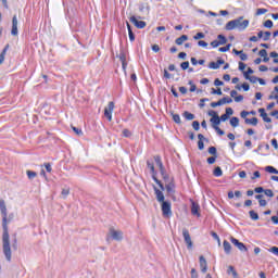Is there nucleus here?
<instances>
[{
  "label": "nucleus",
  "instance_id": "f257e3e1",
  "mask_svg": "<svg viewBox=\"0 0 278 278\" xmlns=\"http://www.w3.org/2000/svg\"><path fill=\"white\" fill-rule=\"evenodd\" d=\"M0 212L2 214V249L8 262H12V248H10V233L8 232V207L5 201H0Z\"/></svg>",
  "mask_w": 278,
  "mask_h": 278
},
{
  "label": "nucleus",
  "instance_id": "f03ea898",
  "mask_svg": "<svg viewBox=\"0 0 278 278\" xmlns=\"http://www.w3.org/2000/svg\"><path fill=\"white\" fill-rule=\"evenodd\" d=\"M235 26L236 29H238L239 31H244V29L249 27V20H244V17L241 16L235 20Z\"/></svg>",
  "mask_w": 278,
  "mask_h": 278
},
{
  "label": "nucleus",
  "instance_id": "7ed1b4c3",
  "mask_svg": "<svg viewBox=\"0 0 278 278\" xmlns=\"http://www.w3.org/2000/svg\"><path fill=\"white\" fill-rule=\"evenodd\" d=\"M161 210L165 218H170V216H173V211L170 210V202H161Z\"/></svg>",
  "mask_w": 278,
  "mask_h": 278
},
{
  "label": "nucleus",
  "instance_id": "20e7f679",
  "mask_svg": "<svg viewBox=\"0 0 278 278\" xmlns=\"http://www.w3.org/2000/svg\"><path fill=\"white\" fill-rule=\"evenodd\" d=\"M164 181H165V188L167 190V193L175 194V182L173 181V178L166 175V179H164Z\"/></svg>",
  "mask_w": 278,
  "mask_h": 278
},
{
  "label": "nucleus",
  "instance_id": "39448f33",
  "mask_svg": "<svg viewBox=\"0 0 278 278\" xmlns=\"http://www.w3.org/2000/svg\"><path fill=\"white\" fill-rule=\"evenodd\" d=\"M109 236H111L117 242H121L123 240L122 230H118V229H115V228H110L109 229Z\"/></svg>",
  "mask_w": 278,
  "mask_h": 278
},
{
  "label": "nucleus",
  "instance_id": "423d86ee",
  "mask_svg": "<svg viewBox=\"0 0 278 278\" xmlns=\"http://www.w3.org/2000/svg\"><path fill=\"white\" fill-rule=\"evenodd\" d=\"M114 112V102H109L104 108V116L108 121L112 122V114Z\"/></svg>",
  "mask_w": 278,
  "mask_h": 278
},
{
  "label": "nucleus",
  "instance_id": "0eeeda50",
  "mask_svg": "<svg viewBox=\"0 0 278 278\" xmlns=\"http://www.w3.org/2000/svg\"><path fill=\"white\" fill-rule=\"evenodd\" d=\"M182 236H184L185 242L187 244V249L189 251L192 250V247H193L192 238L190 237V232L188 231V229L182 230Z\"/></svg>",
  "mask_w": 278,
  "mask_h": 278
},
{
  "label": "nucleus",
  "instance_id": "6e6552de",
  "mask_svg": "<svg viewBox=\"0 0 278 278\" xmlns=\"http://www.w3.org/2000/svg\"><path fill=\"white\" fill-rule=\"evenodd\" d=\"M129 21L135 25V27H137V29H144L147 27V22L138 21L136 16H130Z\"/></svg>",
  "mask_w": 278,
  "mask_h": 278
},
{
  "label": "nucleus",
  "instance_id": "1a4fd4ad",
  "mask_svg": "<svg viewBox=\"0 0 278 278\" xmlns=\"http://www.w3.org/2000/svg\"><path fill=\"white\" fill-rule=\"evenodd\" d=\"M154 161H155L156 166L161 170V175H162L163 179H166V172H164V164H162V157L154 156Z\"/></svg>",
  "mask_w": 278,
  "mask_h": 278
},
{
  "label": "nucleus",
  "instance_id": "9d476101",
  "mask_svg": "<svg viewBox=\"0 0 278 278\" xmlns=\"http://www.w3.org/2000/svg\"><path fill=\"white\" fill-rule=\"evenodd\" d=\"M11 34L13 36H18V17H16V15H14L13 18H12Z\"/></svg>",
  "mask_w": 278,
  "mask_h": 278
},
{
  "label": "nucleus",
  "instance_id": "9b49d317",
  "mask_svg": "<svg viewBox=\"0 0 278 278\" xmlns=\"http://www.w3.org/2000/svg\"><path fill=\"white\" fill-rule=\"evenodd\" d=\"M230 242L239 249V251H248L247 245L244 243L239 242L238 239L230 237Z\"/></svg>",
  "mask_w": 278,
  "mask_h": 278
},
{
  "label": "nucleus",
  "instance_id": "f8f14e48",
  "mask_svg": "<svg viewBox=\"0 0 278 278\" xmlns=\"http://www.w3.org/2000/svg\"><path fill=\"white\" fill-rule=\"evenodd\" d=\"M200 211H201V206H199L197 202H191V214L193 216H198L199 218V216H201Z\"/></svg>",
  "mask_w": 278,
  "mask_h": 278
},
{
  "label": "nucleus",
  "instance_id": "ddd939ff",
  "mask_svg": "<svg viewBox=\"0 0 278 278\" xmlns=\"http://www.w3.org/2000/svg\"><path fill=\"white\" fill-rule=\"evenodd\" d=\"M258 113H260L261 117L263 118V121L265 123H273V119L270 117H268V114L266 113V110L258 109Z\"/></svg>",
  "mask_w": 278,
  "mask_h": 278
},
{
  "label": "nucleus",
  "instance_id": "4468645a",
  "mask_svg": "<svg viewBox=\"0 0 278 278\" xmlns=\"http://www.w3.org/2000/svg\"><path fill=\"white\" fill-rule=\"evenodd\" d=\"M154 192L156 194V200L159 201V203H164V193L162 192V190L154 187Z\"/></svg>",
  "mask_w": 278,
  "mask_h": 278
},
{
  "label": "nucleus",
  "instance_id": "2eb2a0df",
  "mask_svg": "<svg viewBox=\"0 0 278 278\" xmlns=\"http://www.w3.org/2000/svg\"><path fill=\"white\" fill-rule=\"evenodd\" d=\"M200 268L202 273H207V261L203 256H200Z\"/></svg>",
  "mask_w": 278,
  "mask_h": 278
},
{
  "label": "nucleus",
  "instance_id": "dca6fc26",
  "mask_svg": "<svg viewBox=\"0 0 278 278\" xmlns=\"http://www.w3.org/2000/svg\"><path fill=\"white\" fill-rule=\"evenodd\" d=\"M186 40H188V35H182L175 40V43L181 46L184 42H186Z\"/></svg>",
  "mask_w": 278,
  "mask_h": 278
},
{
  "label": "nucleus",
  "instance_id": "f3484780",
  "mask_svg": "<svg viewBox=\"0 0 278 278\" xmlns=\"http://www.w3.org/2000/svg\"><path fill=\"white\" fill-rule=\"evenodd\" d=\"M224 251L227 255L231 253V243H229L227 240L224 241Z\"/></svg>",
  "mask_w": 278,
  "mask_h": 278
},
{
  "label": "nucleus",
  "instance_id": "a211bd4d",
  "mask_svg": "<svg viewBox=\"0 0 278 278\" xmlns=\"http://www.w3.org/2000/svg\"><path fill=\"white\" fill-rule=\"evenodd\" d=\"M211 123L213 125V129H215V127H218V125H220V117L217 115V117H211Z\"/></svg>",
  "mask_w": 278,
  "mask_h": 278
},
{
  "label": "nucleus",
  "instance_id": "6ab92c4d",
  "mask_svg": "<svg viewBox=\"0 0 278 278\" xmlns=\"http://www.w3.org/2000/svg\"><path fill=\"white\" fill-rule=\"evenodd\" d=\"M244 78L251 81V84H257V77L256 76H249V73H243Z\"/></svg>",
  "mask_w": 278,
  "mask_h": 278
},
{
  "label": "nucleus",
  "instance_id": "aec40b11",
  "mask_svg": "<svg viewBox=\"0 0 278 278\" xmlns=\"http://www.w3.org/2000/svg\"><path fill=\"white\" fill-rule=\"evenodd\" d=\"M230 125H231V127H239L240 126V118L231 117L230 118Z\"/></svg>",
  "mask_w": 278,
  "mask_h": 278
},
{
  "label": "nucleus",
  "instance_id": "412c9836",
  "mask_svg": "<svg viewBox=\"0 0 278 278\" xmlns=\"http://www.w3.org/2000/svg\"><path fill=\"white\" fill-rule=\"evenodd\" d=\"M245 123L247 125H253L255 127L258 121H257V117H252V118H245Z\"/></svg>",
  "mask_w": 278,
  "mask_h": 278
},
{
  "label": "nucleus",
  "instance_id": "4be33fe9",
  "mask_svg": "<svg viewBox=\"0 0 278 278\" xmlns=\"http://www.w3.org/2000/svg\"><path fill=\"white\" fill-rule=\"evenodd\" d=\"M265 170H266V173H270L271 175H278L277 168H275L273 166H266Z\"/></svg>",
  "mask_w": 278,
  "mask_h": 278
},
{
  "label": "nucleus",
  "instance_id": "5701e85b",
  "mask_svg": "<svg viewBox=\"0 0 278 278\" xmlns=\"http://www.w3.org/2000/svg\"><path fill=\"white\" fill-rule=\"evenodd\" d=\"M227 273H228V275H232L235 278H238V271H236L233 266H228Z\"/></svg>",
  "mask_w": 278,
  "mask_h": 278
},
{
  "label": "nucleus",
  "instance_id": "b1692460",
  "mask_svg": "<svg viewBox=\"0 0 278 278\" xmlns=\"http://www.w3.org/2000/svg\"><path fill=\"white\" fill-rule=\"evenodd\" d=\"M213 175L215 177H223V169L220 167H215L214 172H213Z\"/></svg>",
  "mask_w": 278,
  "mask_h": 278
},
{
  "label": "nucleus",
  "instance_id": "393cba45",
  "mask_svg": "<svg viewBox=\"0 0 278 278\" xmlns=\"http://www.w3.org/2000/svg\"><path fill=\"white\" fill-rule=\"evenodd\" d=\"M226 29L228 30L236 29V20L228 22L226 25Z\"/></svg>",
  "mask_w": 278,
  "mask_h": 278
},
{
  "label": "nucleus",
  "instance_id": "a878e982",
  "mask_svg": "<svg viewBox=\"0 0 278 278\" xmlns=\"http://www.w3.org/2000/svg\"><path fill=\"white\" fill-rule=\"evenodd\" d=\"M68 194H71V189H68V188L62 189V192H61L62 199H66V197H68Z\"/></svg>",
  "mask_w": 278,
  "mask_h": 278
},
{
  "label": "nucleus",
  "instance_id": "bb28decb",
  "mask_svg": "<svg viewBox=\"0 0 278 278\" xmlns=\"http://www.w3.org/2000/svg\"><path fill=\"white\" fill-rule=\"evenodd\" d=\"M184 116H185V118H186L187 121H194V114H192V113H190V112H188V111H186V112L184 113Z\"/></svg>",
  "mask_w": 278,
  "mask_h": 278
},
{
  "label": "nucleus",
  "instance_id": "cd10ccee",
  "mask_svg": "<svg viewBox=\"0 0 278 278\" xmlns=\"http://www.w3.org/2000/svg\"><path fill=\"white\" fill-rule=\"evenodd\" d=\"M250 217L252 220H260V215L255 211H250Z\"/></svg>",
  "mask_w": 278,
  "mask_h": 278
},
{
  "label": "nucleus",
  "instance_id": "c85d7f7f",
  "mask_svg": "<svg viewBox=\"0 0 278 278\" xmlns=\"http://www.w3.org/2000/svg\"><path fill=\"white\" fill-rule=\"evenodd\" d=\"M219 102H220L222 105H225L227 103H232L233 100L231 98H223V99L219 100Z\"/></svg>",
  "mask_w": 278,
  "mask_h": 278
},
{
  "label": "nucleus",
  "instance_id": "c756f323",
  "mask_svg": "<svg viewBox=\"0 0 278 278\" xmlns=\"http://www.w3.org/2000/svg\"><path fill=\"white\" fill-rule=\"evenodd\" d=\"M208 68H212L213 71H216V70L220 68V65H218L217 62H211L208 64Z\"/></svg>",
  "mask_w": 278,
  "mask_h": 278
},
{
  "label": "nucleus",
  "instance_id": "7c9ffc66",
  "mask_svg": "<svg viewBox=\"0 0 278 278\" xmlns=\"http://www.w3.org/2000/svg\"><path fill=\"white\" fill-rule=\"evenodd\" d=\"M72 129L76 134V136H84V131L80 128L72 126Z\"/></svg>",
  "mask_w": 278,
  "mask_h": 278
},
{
  "label": "nucleus",
  "instance_id": "2f4dec72",
  "mask_svg": "<svg viewBox=\"0 0 278 278\" xmlns=\"http://www.w3.org/2000/svg\"><path fill=\"white\" fill-rule=\"evenodd\" d=\"M217 38H218L219 45H227V38H225V36L218 35Z\"/></svg>",
  "mask_w": 278,
  "mask_h": 278
},
{
  "label": "nucleus",
  "instance_id": "473e14b6",
  "mask_svg": "<svg viewBox=\"0 0 278 278\" xmlns=\"http://www.w3.org/2000/svg\"><path fill=\"white\" fill-rule=\"evenodd\" d=\"M229 49H231V43L219 48L220 53H227V51H229Z\"/></svg>",
  "mask_w": 278,
  "mask_h": 278
},
{
  "label": "nucleus",
  "instance_id": "72a5a7b5",
  "mask_svg": "<svg viewBox=\"0 0 278 278\" xmlns=\"http://www.w3.org/2000/svg\"><path fill=\"white\" fill-rule=\"evenodd\" d=\"M239 58L242 62H247L249 60V55H247V53H244L243 51H241Z\"/></svg>",
  "mask_w": 278,
  "mask_h": 278
},
{
  "label": "nucleus",
  "instance_id": "f704fd0d",
  "mask_svg": "<svg viewBox=\"0 0 278 278\" xmlns=\"http://www.w3.org/2000/svg\"><path fill=\"white\" fill-rule=\"evenodd\" d=\"M26 175H27L28 179H35L37 174H36V172L27 170Z\"/></svg>",
  "mask_w": 278,
  "mask_h": 278
},
{
  "label": "nucleus",
  "instance_id": "c9c22d12",
  "mask_svg": "<svg viewBox=\"0 0 278 278\" xmlns=\"http://www.w3.org/2000/svg\"><path fill=\"white\" fill-rule=\"evenodd\" d=\"M264 27H266L267 29H271L273 27V21L267 20L264 22Z\"/></svg>",
  "mask_w": 278,
  "mask_h": 278
},
{
  "label": "nucleus",
  "instance_id": "e433bc0d",
  "mask_svg": "<svg viewBox=\"0 0 278 278\" xmlns=\"http://www.w3.org/2000/svg\"><path fill=\"white\" fill-rule=\"evenodd\" d=\"M205 38V34L203 33H198L194 37H193V40H201Z\"/></svg>",
  "mask_w": 278,
  "mask_h": 278
},
{
  "label": "nucleus",
  "instance_id": "4c0bfd02",
  "mask_svg": "<svg viewBox=\"0 0 278 278\" xmlns=\"http://www.w3.org/2000/svg\"><path fill=\"white\" fill-rule=\"evenodd\" d=\"M173 121L179 125L181 123V117L179 114H173Z\"/></svg>",
  "mask_w": 278,
  "mask_h": 278
},
{
  "label": "nucleus",
  "instance_id": "58836bf2",
  "mask_svg": "<svg viewBox=\"0 0 278 278\" xmlns=\"http://www.w3.org/2000/svg\"><path fill=\"white\" fill-rule=\"evenodd\" d=\"M263 40L266 42L270 40V31L263 33Z\"/></svg>",
  "mask_w": 278,
  "mask_h": 278
},
{
  "label": "nucleus",
  "instance_id": "ea45409f",
  "mask_svg": "<svg viewBox=\"0 0 278 278\" xmlns=\"http://www.w3.org/2000/svg\"><path fill=\"white\" fill-rule=\"evenodd\" d=\"M122 134L124 138H131V131H129V129H124Z\"/></svg>",
  "mask_w": 278,
  "mask_h": 278
},
{
  "label": "nucleus",
  "instance_id": "a19ab883",
  "mask_svg": "<svg viewBox=\"0 0 278 278\" xmlns=\"http://www.w3.org/2000/svg\"><path fill=\"white\" fill-rule=\"evenodd\" d=\"M264 194H265L266 197H269V198L275 197V193H274L273 190H270V189H266V190L264 191Z\"/></svg>",
  "mask_w": 278,
  "mask_h": 278
},
{
  "label": "nucleus",
  "instance_id": "79ce46f5",
  "mask_svg": "<svg viewBox=\"0 0 278 278\" xmlns=\"http://www.w3.org/2000/svg\"><path fill=\"white\" fill-rule=\"evenodd\" d=\"M192 127L195 131H199V129H201V124H199V122L194 121L192 123Z\"/></svg>",
  "mask_w": 278,
  "mask_h": 278
},
{
  "label": "nucleus",
  "instance_id": "37998d69",
  "mask_svg": "<svg viewBox=\"0 0 278 278\" xmlns=\"http://www.w3.org/2000/svg\"><path fill=\"white\" fill-rule=\"evenodd\" d=\"M266 12H268V10H266V9H257L256 10V16H262V14H266Z\"/></svg>",
  "mask_w": 278,
  "mask_h": 278
},
{
  "label": "nucleus",
  "instance_id": "c03bdc74",
  "mask_svg": "<svg viewBox=\"0 0 278 278\" xmlns=\"http://www.w3.org/2000/svg\"><path fill=\"white\" fill-rule=\"evenodd\" d=\"M182 71H187L190 67V62L186 61L180 64Z\"/></svg>",
  "mask_w": 278,
  "mask_h": 278
},
{
  "label": "nucleus",
  "instance_id": "a18cd8bd",
  "mask_svg": "<svg viewBox=\"0 0 278 278\" xmlns=\"http://www.w3.org/2000/svg\"><path fill=\"white\" fill-rule=\"evenodd\" d=\"M153 180L155 181V184H157V186H160L161 190H164V185H162V181H160L155 175L153 174Z\"/></svg>",
  "mask_w": 278,
  "mask_h": 278
},
{
  "label": "nucleus",
  "instance_id": "49530a36",
  "mask_svg": "<svg viewBox=\"0 0 278 278\" xmlns=\"http://www.w3.org/2000/svg\"><path fill=\"white\" fill-rule=\"evenodd\" d=\"M260 177H262V174L256 170V172L253 173L251 179H252V180H253V179H260Z\"/></svg>",
  "mask_w": 278,
  "mask_h": 278
},
{
  "label": "nucleus",
  "instance_id": "de8ad7c7",
  "mask_svg": "<svg viewBox=\"0 0 278 278\" xmlns=\"http://www.w3.org/2000/svg\"><path fill=\"white\" fill-rule=\"evenodd\" d=\"M147 164H148V168H150L152 175H154L155 174V166L151 162H148Z\"/></svg>",
  "mask_w": 278,
  "mask_h": 278
},
{
  "label": "nucleus",
  "instance_id": "09e8293b",
  "mask_svg": "<svg viewBox=\"0 0 278 278\" xmlns=\"http://www.w3.org/2000/svg\"><path fill=\"white\" fill-rule=\"evenodd\" d=\"M212 94H218L220 97L223 94V90H220V88H218L217 90L212 88Z\"/></svg>",
  "mask_w": 278,
  "mask_h": 278
},
{
  "label": "nucleus",
  "instance_id": "8fccbe9b",
  "mask_svg": "<svg viewBox=\"0 0 278 278\" xmlns=\"http://www.w3.org/2000/svg\"><path fill=\"white\" fill-rule=\"evenodd\" d=\"M215 131L219 135V136H225V131L223 129H220V127L215 126Z\"/></svg>",
  "mask_w": 278,
  "mask_h": 278
},
{
  "label": "nucleus",
  "instance_id": "3c124183",
  "mask_svg": "<svg viewBox=\"0 0 278 278\" xmlns=\"http://www.w3.org/2000/svg\"><path fill=\"white\" fill-rule=\"evenodd\" d=\"M211 47H213V49H216L217 47H220V41H218V40L212 41Z\"/></svg>",
  "mask_w": 278,
  "mask_h": 278
},
{
  "label": "nucleus",
  "instance_id": "603ef678",
  "mask_svg": "<svg viewBox=\"0 0 278 278\" xmlns=\"http://www.w3.org/2000/svg\"><path fill=\"white\" fill-rule=\"evenodd\" d=\"M208 153H210V155L216 156V147L208 148Z\"/></svg>",
  "mask_w": 278,
  "mask_h": 278
},
{
  "label": "nucleus",
  "instance_id": "864d4df0",
  "mask_svg": "<svg viewBox=\"0 0 278 278\" xmlns=\"http://www.w3.org/2000/svg\"><path fill=\"white\" fill-rule=\"evenodd\" d=\"M216 155L215 156H211L207 159V164H215L216 163Z\"/></svg>",
  "mask_w": 278,
  "mask_h": 278
},
{
  "label": "nucleus",
  "instance_id": "5fc2aeb1",
  "mask_svg": "<svg viewBox=\"0 0 278 278\" xmlns=\"http://www.w3.org/2000/svg\"><path fill=\"white\" fill-rule=\"evenodd\" d=\"M198 46H199V47H202L203 49H207V42H205V41H203V40H200V41L198 42Z\"/></svg>",
  "mask_w": 278,
  "mask_h": 278
},
{
  "label": "nucleus",
  "instance_id": "6e6d98bb",
  "mask_svg": "<svg viewBox=\"0 0 278 278\" xmlns=\"http://www.w3.org/2000/svg\"><path fill=\"white\" fill-rule=\"evenodd\" d=\"M258 55L261 58H266V55H268V52L265 50V49H262L260 52H258Z\"/></svg>",
  "mask_w": 278,
  "mask_h": 278
},
{
  "label": "nucleus",
  "instance_id": "4d7b16f0",
  "mask_svg": "<svg viewBox=\"0 0 278 278\" xmlns=\"http://www.w3.org/2000/svg\"><path fill=\"white\" fill-rule=\"evenodd\" d=\"M254 192H256V194H262V192H265L264 188L263 187H256L254 189Z\"/></svg>",
  "mask_w": 278,
  "mask_h": 278
},
{
  "label": "nucleus",
  "instance_id": "13d9d810",
  "mask_svg": "<svg viewBox=\"0 0 278 278\" xmlns=\"http://www.w3.org/2000/svg\"><path fill=\"white\" fill-rule=\"evenodd\" d=\"M241 88H242L245 92H249V90H250V86H249L248 83H243V84L241 85Z\"/></svg>",
  "mask_w": 278,
  "mask_h": 278
},
{
  "label": "nucleus",
  "instance_id": "bf43d9fd",
  "mask_svg": "<svg viewBox=\"0 0 278 278\" xmlns=\"http://www.w3.org/2000/svg\"><path fill=\"white\" fill-rule=\"evenodd\" d=\"M198 149L200 151H203L205 149V144L203 143V141H198Z\"/></svg>",
  "mask_w": 278,
  "mask_h": 278
},
{
  "label": "nucleus",
  "instance_id": "052dcab7",
  "mask_svg": "<svg viewBox=\"0 0 278 278\" xmlns=\"http://www.w3.org/2000/svg\"><path fill=\"white\" fill-rule=\"evenodd\" d=\"M226 114H227V116H233V109L227 108L226 109Z\"/></svg>",
  "mask_w": 278,
  "mask_h": 278
},
{
  "label": "nucleus",
  "instance_id": "680f3d73",
  "mask_svg": "<svg viewBox=\"0 0 278 278\" xmlns=\"http://www.w3.org/2000/svg\"><path fill=\"white\" fill-rule=\"evenodd\" d=\"M208 116H211L212 118H216L218 116V113H216V111H208Z\"/></svg>",
  "mask_w": 278,
  "mask_h": 278
},
{
  "label": "nucleus",
  "instance_id": "e2e57ef3",
  "mask_svg": "<svg viewBox=\"0 0 278 278\" xmlns=\"http://www.w3.org/2000/svg\"><path fill=\"white\" fill-rule=\"evenodd\" d=\"M235 101H236V103H240L241 101H244V97L243 96H237V97H235Z\"/></svg>",
  "mask_w": 278,
  "mask_h": 278
},
{
  "label": "nucleus",
  "instance_id": "0e129e2a",
  "mask_svg": "<svg viewBox=\"0 0 278 278\" xmlns=\"http://www.w3.org/2000/svg\"><path fill=\"white\" fill-rule=\"evenodd\" d=\"M191 278H199V274H197V269H191Z\"/></svg>",
  "mask_w": 278,
  "mask_h": 278
},
{
  "label": "nucleus",
  "instance_id": "69168bd1",
  "mask_svg": "<svg viewBox=\"0 0 278 278\" xmlns=\"http://www.w3.org/2000/svg\"><path fill=\"white\" fill-rule=\"evenodd\" d=\"M270 253H274V255L278 256V248L277 247H273L271 249H269Z\"/></svg>",
  "mask_w": 278,
  "mask_h": 278
},
{
  "label": "nucleus",
  "instance_id": "338daca9",
  "mask_svg": "<svg viewBox=\"0 0 278 278\" xmlns=\"http://www.w3.org/2000/svg\"><path fill=\"white\" fill-rule=\"evenodd\" d=\"M271 222L274 225H278V211H277V216H271Z\"/></svg>",
  "mask_w": 278,
  "mask_h": 278
},
{
  "label": "nucleus",
  "instance_id": "774afa93",
  "mask_svg": "<svg viewBox=\"0 0 278 278\" xmlns=\"http://www.w3.org/2000/svg\"><path fill=\"white\" fill-rule=\"evenodd\" d=\"M271 147H274V149H278L277 139H273V140H271Z\"/></svg>",
  "mask_w": 278,
  "mask_h": 278
}]
</instances>
